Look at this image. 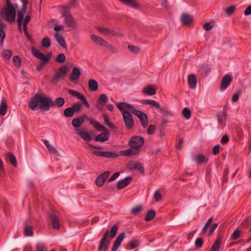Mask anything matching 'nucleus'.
Masks as SVG:
<instances>
[{
  "label": "nucleus",
  "instance_id": "25",
  "mask_svg": "<svg viewBox=\"0 0 251 251\" xmlns=\"http://www.w3.org/2000/svg\"><path fill=\"white\" fill-rule=\"evenodd\" d=\"M81 73L79 69L77 67H74L70 75L69 79L71 81L76 80L79 77Z\"/></svg>",
  "mask_w": 251,
  "mask_h": 251
},
{
  "label": "nucleus",
  "instance_id": "59",
  "mask_svg": "<svg viewBox=\"0 0 251 251\" xmlns=\"http://www.w3.org/2000/svg\"><path fill=\"white\" fill-rule=\"evenodd\" d=\"M104 47H106L112 53H115L117 52V50L115 47H113L112 45L109 44L107 42H106Z\"/></svg>",
  "mask_w": 251,
  "mask_h": 251
},
{
  "label": "nucleus",
  "instance_id": "19",
  "mask_svg": "<svg viewBox=\"0 0 251 251\" xmlns=\"http://www.w3.org/2000/svg\"><path fill=\"white\" fill-rule=\"evenodd\" d=\"M49 215L53 228L56 230L59 229L60 228V224L58 217L55 214L50 212L49 213Z\"/></svg>",
  "mask_w": 251,
  "mask_h": 251
},
{
  "label": "nucleus",
  "instance_id": "33",
  "mask_svg": "<svg viewBox=\"0 0 251 251\" xmlns=\"http://www.w3.org/2000/svg\"><path fill=\"white\" fill-rule=\"evenodd\" d=\"M223 115L222 111H218L216 113L218 123L221 125L222 127H224L226 125V117H223Z\"/></svg>",
  "mask_w": 251,
  "mask_h": 251
},
{
  "label": "nucleus",
  "instance_id": "8",
  "mask_svg": "<svg viewBox=\"0 0 251 251\" xmlns=\"http://www.w3.org/2000/svg\"><path fill=\"white\" fill-rule=\"evenodd\" d=\"M116 105L118 108L122 112L123 115H124L125 112L132 113L133 110L135 109L132 105L125 102L117 103Z\"/></svg>",
  "mask_w": 251,
  "mask_h": 251
},
{
  "label": "nucleus",
  "instance_id": "24",
  "mask_svg": "<svg viewBox=\"0 0 251 251\" xmlns=\"http://www.w3.org/2000/svg\"><path fill=\"white\" fill-rule=\"evenodd\" d=\"M127 168L129 170L137 169L139 170L141 173L143 174L144 173V169L142 164L140 163H136L134 164L128 163L127 166Z\"/></svg>",
  "mask_w": 251,
  "mask_h": 251
},
{
  "label": "nucleus",
  "instance_id": "1",
  "mask_svg": "<svg viewBox=\"0 0 251 251\" xmlns=\"http://www.w3.org/2000/svg\"><path fill=\"white\" fill-rule=\"evenodd\" d=\"M65 102V100L62 97H57L53 101L50 97H47L44 94L37 93L31 98L28 102V107L34 110L39 106L40 109L49 111L50 107H62Z\"/></svg>",
  "mask_w": 251,
  "mask_h": 251
},
{
  "label": "nucleus",
  "instance_id": "27",
  "mask_svg": "<svg viewBox=\"0 0 251 251\" xmlns=\"http://www.w3.org/2000/svg\"><path fill=\"white\" fill-rule=\"evenodd\" d=\"M109 138V133L108 132H102L97 135L95 138L96 141H100L101 142H105L108 140Z\"/></svg>",
  "mask_w": 251,
  "mask_h": 251
},
{
  "label": "nucleus",
  "instance_id": "2",
  "mask_svg": "<svg viewBox=\"0 0 251 251\" xmlns=\"http://www.w3.org/2000/svg\"><path fill=\"white\" fill-rule=\"evenodd\" d=\"M31 53L37 58L39 59L41 61L39 65L36 67V70L40 72L43 68L49 62L52 56V53L49 52L45 55L39 50H37L34 47L31 48Z\"/></svg>",
  "mask_w": 251,
  "mask_h": 251
},
{
  "label": "nucleus",
  "instance_id": "23",
  "mask_svg": "<svg viewBox=\"0 0 251 251\" xmlns=\"http://www.w3.org/2000/svg\"><path fill=\"white\" fill-rule=\"evenodd\" d=\"M54 37L58 42V44L64 49L67 48V44L66 43L64 37L58 32L54 33Z\"/></svg>",
  "mask_w": 251,
  "mask_h": 251
},
{
  "label": "nucleus",
  "instance_id": "31",
  "mask_svg": "<svg viewBox=\"0 0 251 251\" xmlns=\"http://www.w3.org/2000/svg\"><path fill=\"white\" fill-rule=\"evenodd\" d=\"M121 2L135 9H139L140 5L135 0H119Z\"/></svg>",
  "mask_w": 251,
  "mask_h": 251
},
{
  "label": "nucleus",
  "instance_id": "61",
  "mask_svg": "<svg viewBox=\"0 0 251 251\" xmlns=\"http://www.w3.org/2000/svg\"><path fill=\"white\" fill-rule=\"evenodd\" d=\"M241 232L238 229H236L232 235V240H236L239 238Z\"/></svg>",
  "mask_w": 251,
  "mask_h": 251
},
{
  "label": "nucleus",
  "instance_id": "15",
  "mask_svg": "<svg viewBox=\"0 0 251 251\" xmlns=\"http://www.w3.org/2000/svg\"><path fill=\"white\" fill-rule=\"evenodd\" d=\"M88 117L86 115H83L74 118L72 121V125L75 127H79L84 124L85 120Z\"/></svg>",
  "mask_w": 251,
  "mask_h": 251
},
{
  "label": "nucleus",
  "instance_id": "36",
  "mask_svg": "<svg viewBox=\"0 0 251 251\" xmlns=\"http://www.w3.org/2000/svg\"><path fill=\"white\" fill-rule=\"evenodd\" d=\"M143 93L146 95L151 96L155 95L156 91L154 88L149 85L144 88Z\"/></svg>",
  "mask_w": 251,
  "mask_h": 251
},
{
  "label": "nucleus",
  "instance_id": "58",
  "mask_svg": "<svg viewBox=\"0 0 251 251\" xmlns=\"http://www.w3.org/2000/svg\"><path fill=\"white\" fill-rule=\"evenodd\" d=\"M127 48L130 51L134 53H138L140 51V48L133 45H128Z\"/></svg>",
  "mask_w": 251,
  "mask_h": 251
},
{
  "label": "nucleus",
  "instance_id": "38",
  "mask_svg": "<svg viewBox=\"0 0 251 251\" xmlns=\"http://www.w3.org/2000/svg\"><path fill=\"white\" fill-rule=\"evenodd\" d=\"M6 157L9 159L10 163L14 167L17 166V159L15 155L11 152H8L6 154Z\"/></svg>",
  "mask_w": 251,
  "mask_h": 251
},
{
  "label": "nucleus",
  "instance_id": "28",
  "mask_svg": "<svg viewBox=\"0 0 251 251\" xmlns=\"http://www.w3.org/2000/svg\"><path fill=\"white\" fill-rule=\"evenodd\" d=\"M5 27V24L0 20V47L3 46L4 39L5 37V33L3 30Z\"/></svg>",
  "mask_w": 251,
  "mask_h": 251
},
{
  "label": "nucleus",
  "instance_id": "29",
  "mask_svg": "<svg viewBox=\"0 0 251 251\" xmlns=\"http://www.w3.org/2000/svg\"><path fill=\"white\" fill-rule=\"evenodd\" d=\"M197 80L195 75H190L188 76V83L189 86L191 89H194L196 86Z\"/></svg>",
  "mask_w": 251,
  "mask_h": 251
},
{
  "label": "nucleus",
  "instance_id": "17",
  "mask_svg": "<svg viewBox=\"0 0 251 251\" xmlns=\"http://www.w3.org/2000/svg\"><path fill=\"white\" fill-rule=\"evenodd\" d=\"M180 20L183 25L190 26L193 24V18L192 15L183 13L181 16Z\"/></svg>",
  "mask_w": 251,
  "mask_h": 251
},
{
  "label": "nucleus",
  "instance_id": "49",
  "mask_svg": "<svg viewBox=\"0 0 251 251\" xmlns=\"http://www.w3.org/2000/svg\"><path fill=\"white\" fill-rule=\"evenodd\" d=\"M182 114L184 118L187 120L189 119L191 117V110L187 107L183 108L182 110Z\"/></svg>",
  "mask_w": 251,
  "mask_h": 251
},
{
  "label": "nucleus",
  "instance_id": "51",
  "mask_svg": "<svg viewBox=\"0 0 251 251\" xmlns=\"http://www.w3.org/2000/svg\"><path fill=\"white\" fill-rule=\"evenodd\" d=\"M103 118L105 125L109 126L111 128H116V126L109 122L108 115L103 114Z\"/></svg>",
  "mask_w": 251,
  "mask_h": 251
},
{
  "label": "nucleus",
  "instance_id": "57",
  "mask_svg": "<svg viewBox=\"0 0 251 251\" xmlns=\"http://www.w3.org/2000/svg\"><path fill=\"white\" fill-rule=\"evenodd\" d=\"M13 61L14 65L16 66L19 67L21 65L22 60L18 55H15L13 57Z\"/></svg>",
  "mask_w": 251,
  "mask_h": 251
},
{
  "label": "nucleus",
  "instance_id": "21",
  "mask_svg": "<svg viewBox=\"0 0 251 251\" xmlns=\"http://www.w3.org/2000/svg\"><path fill=\"white\" fill-rule=\"evenodd\" d=\"M131 180L132 178L130 176H127L124 179L119 180L117 185L118 189L121 190L122 188L125 187L130 183Z\"/></svg>",
  "mask_w": 251,
  "mask_h": 251
},
{
  "label": "nucleus",
  "instance_id": "13",
  "mask_svg": "<svg viewBox=\"0 0 251 251\" xmlns=\"http://www.w3.org/2000/svg\"><path fill=\"white\" fill-rule=\"evenodd\" d=\"M109 174L110 172L109 171H105L100 174L95 180L96 184L99 187L102 186Z\"/></svg>",
  "mask_w": 251,
  "mask_h": 251
},
{
  "label": "nucleus",
  "instance_id": "34",
  "mask_svg": "<svg viewBox=\"0 0 251 251\" xmlns=\"http://www.w3.org/2000/svg\"><path fill=\"white\" fill-rule=\"evenodd\" d=\"M25 226L24 227L25 234L27 236H32L33 235V232L32 230L31 226H29L28 221L25 222Z\"/></svg>",
  "mask_w": 251,
  "mask_h": 251
},
{
  "label": "nucleus",
  "instance_id": "60",
  "mask_svg": "<svg viewBox=\"0 0 251 251\" xmlns=\"http://www.w3.org/2000/svg\"><path fill=\"white\" fill-rule=\"evenodd\" d=\"M25 13L21 11H18L17 14V23H23L24 15Z\"/></svg>",
  "mask_w": 251,
  "mask_h": 251
},
{
  "label": "nucleus",
  "instance_id": "9",
  "mask_svg": "<svg viewBox=\"0 0 251 251\" xmlns=\"http://www.w3.org/2000/svg\"><path fill=\"white\" fill-rule=\"evenodd\" d=\"M123 117L126 128H132L134 126V123L131 112H125Z\"/></svg>",
  "mask_w": 251,
  "mask_h": 251
},
{
  "label": "nucleus",
  "instance_id": "37",
  "mask_svg": "<svg viewBox=\"0 0 251 251\" xmlns=\"http://www.w3.org/2000/svg\"><path fill=\"white\" fill-rule=\"evenodd\" d=\"M107 99L106 95L104 94H101L97 100V108L99 107V106H103L107 101Z\"/></svg>",
  "mask_w": 251,
  "mask_h": 251
},
{
  "label": "nucleus",
  "instance_id": "46",
  "mask_svg": "<svg viewBox=\"0 0 251 251\" xmlns=\"http://www.w3.org/2000/svg\"><path fill=\"white\" fill-rule=\"evenodd\" d=\"M158 109H159L160 112L164 116H170L172 115L171 112L168 110L167 107L165 106L161 107L160 106V108Z\"/></svg>",
  "mask_w": 251,
  "mask_h": 251
},
{
  "label": "nucleus",
  "instance_id": "22",
  "mask_svg": "<svg viewBox=\"0 0 251 251\" xmlns=\"http://www.w3.org/2000/svg\"><path fill=\"white\" fill-rule=\"evenodd\" d=\"M76 133L80 136V137L85 141H89L91 140V138L89 133L86 131L85 129H76Z\"/></svg>",
  "mask_w": 251,
  "mask_h": 251
},
{
  "label": "nucleus",
  "instance_id": "16",
  "mask_svg": "<svg viewBox=\"0 0 251 251\" xmlns=\"http://www.w3.org/2000/svg\"><path fill=\"white\" fill-rule=\"evenodd\" d=\"M125 232H122L120 233L114 242L113 245L111 249V251H116L120 246L122 242L125 237Z\"/></svg>",
  "mask_w": 251,
  "mask_h": 251
},
{
  "label": "nucleus",
  "instance_id": "43",
  "mask_svg": "<svg viewBox=\"0 0 251 251\" xmlns=\"http://www.w3.org/2000/svg\"><path fill=\"white\" fill-rule=\"evenodd\" d=\"M144 104H150L154 106L156 108H160V104L157 103L155 100H145L142 101Z\"/></svg>",
  "mask_w": 251,
  "mask_h": 251
},
{
  "label": "nucleus",
  "instance_id": "40",
  "mask_svg": "<svg viewBox=\"0 0 251 251\" xmlns=\"http://www.w3.org/2000/svg\"><path fill=\"white\" fill-rule=\"evenodd\" d=\"M156 215V213L154 210L150 209L149 210L145 216L144 218V220L146 222H149L152 220Z\"/></svg>",
  "mask_w": 251,
  "mask_h": 251
},
{
  "label": "nucleus",
  "instance_id": "5",
  "mask_svg": "<svg viewBox=\"0 0 251 251\" xmlns=\"http://www.w3.org/2000/svg\"><path fill=\"white\" fill-rule=\"evenodd\" d=\"M144 138L140 136H132L128 141V145L130 147L134 148L138 151H140L141 148L144 145Z\"/></svg>",
  "mask_w": 251,
  "mask_h": 251
},
{
  "label": "nucleus",
  "instance_id": "45",
  "mask_svg": "<svg viewBox=\"0 0 251 251\" xmlns=\"http://www.w3.org/2000/svg\"><path fill=\"white\" fill-rule=\"evenodd\" d=\"M1 55L5 59L9 60L12 55V51L10 50H4L2 51Z\"/></svg>",
  "mask_w": 251,
  "mask_h": 251
},
{
  "label": "nucleus",
  "instance_id": "32",
  "mask_svg": "<svg viewBox=\"0 0 251 251\" xmlns=\"http://www.w3.org/2000/svg\"><path fill=\"white\" fill-rule=\"evenodd\" d=\"M88 89L90 91L94 92L98 89V83L93 79H91L88 81Z\"/></svg>",
  "mask_w": 251,
  "mask_h": 251
},
{
  "label": "nucleus",
  "instance_id": "44",
  "mask_svg": "<svg viewBox=\"0 0 251 251\" xmlns=\"http://www.w3.org/2000/svg\"><path fill=\"white\" fill-rule=\"evenodd\" d=\"M82 107V104L79 102H77L76 103H74L71 108H72L73 111L74 113H78L80 111L81 108Z\"/></svg>",
  "mask_w": 251,
  "mask_h": 251
},
{
  "label": "nucleus",
  "instance_id": "55",
  "mask_svg": "<svg viewBox=\"0 0 251 251\" xmlns=\"http://www.w3.org/2000/svg\"><path fill=\"white\" fill-rule=\"evenodd\" d=\"M66 60V57L64 53L59 54L55 59V61L58 63H63Z\"/></svg>",
  "mask_w": 251,
  "mask_h": 251
},
{
  "label": "nucleus",
  "instance_id": "20",
  "mask_svg": "<svg viewBox=\"0 0 251 251\" xmlns=\"http://www.w3.org/2000/svg\"><path fill=\"white\" fill-rule=\"evenodd\" d=\"M223 239V235L221 234L218 235L216 241L210 249L209 251H218L220 248L221 242Z\"/></svg>",
  "mask_w": 251,
  "mask_h": 251
},
{
  "label": "nucleus",
  "instance_id": "26",
  "mask_svg": "<svg viewBox=\"0 0 251 251\" xmlns=\"http://www.w3.org/2000/svg\"><path fill=\"white\" fill-rule=\"evenodd\" d=\"M97 29L101 33L104 34L106 35L110 34L112 36H116L117 33L115 31V30L113 29L109 28H105V27H102L100 26H98L97 27Z\"/></svg>",
  "mask_w": 251,
  "mask_h": 251
},
{
  "label": "nucleus",
  "instance_id": "11",
  "mask_svg": "<svg viewBox=\"0 0 251 251\" xmlns=\"http://www.w3.org/2000/svg\"><path fill=\"white\" fill-rule=\"evenodd\" d=\"M93 153L97 156L104 158H115L119 156L118 153L110 151H94Z\"/></svg>",
  "mask_w": 251,
  "mask_h": 251
},
{
  "label": "nucleus",
  "instance_id": "30",
  "mask_svg": "<svg viewBox=\"0 0 251 251\" xmlns=\"http://www.w3.org/2000/svg\"><path fill=\"white\" fill-rule=\"evenodd\" d=\"M91 38L92 40L97 45H100L101 47H104L106 42V41L103 40L102 38L94 34L91 35Z\"/></svg>",
  "mask_w": 251,
  "mask_h": 251
},
{
  "label": "nucleus",
  "instance_id": "14",
  "mask_svg": "<svg viewBox=\"0 0 251 251\" xmlns=\"http://www.w3.org/2000/svg\"><path fill=\"white\" fill-rule=\"evenodd\" d=\"M232 80V76L229 75L224 76L220 84V90L221 91L226 90L231 83Z\"/></svg>",
  "mask_w": 251,
  "mask_h": 251
},
{
  "label": "nucleus",
  "instance_id": "53",
  "mask_svg": "<svg viewBox=\"0 0 251 251\" xmlns=\"http://www.w3.org/2000/svg\"><path fill=\"white\" fill-rule=\"evenodd\" d=\"M129 246H130V249H134L137 248L139 246V245L140 244V242H139V240H133L130 241L129 242Z\"/></svg>",
  "mask_w": 251,
  "mask_h": 251
},
{
  "label": "nucleus",
  "instance_id": "4",
  "mask_svg": "<svg viewBox=\"0 0 251 251\" xmlns=\"http://www.w3.org/2000/svg\"><path fill=\"white\" fill-rule=\"evenodd\" d=\"M118 229V226L115 224L113 226L112 228L110 229V231L108 230H106L104 234L103 235L102 238L100 242L98 249L101 250L103 248L104 245L108 246L110 243V241L107 239L108 236L109 234V237L111 239H113L116 235Z\"/></svg>",
  "mask_w": 251,
  "mask_h": 251
},
{
  "label": "nucleus",
  "instance_id": "41",
  "mask_svg": "<svg viewBox=\"0 0 251 251\" xmlns=\"http://www.w3.org/2000/svg\"><path fill=\"white\" fill-rule=\"evenodd\" d=\"M7 109V105L6 101L2 99L0 106V115L4 116L5 115Z\"/></svg>",
  "mask_w": 251,
  "mask_h": 251
},
{
  "label": "nucleus",
  "instance_id": "42",
  "mask_svg": "<svg viewBox=\"0 0 251 251\" xmlns=\"http://www.w3.org/2000/svg\"><path fill=\"white\" fill-rule=\"evenodd\" d=\"M194 159L195 161L199 164L207 163L208 162V159H206L205 156L202 154H198L195 157Z\"/></svg>",
  "mask_w": 251,
  "mask_h": 251
},
{
  "label": "nucleus",
  "instance_id": "64",
  "mask_svg": "<svg viewBox=\"0 0 251 251\" xmlns=\"http://www.w3.org/2000/svg\"><path fill=\"white\" fill-rule=\"evenodd\" d=\"M155 128H156V126L155 125H150L147 129L148 134H152L154 133Z\"/></svg>",
  "mask_w": 251,
  "mask_h": 251
},
{
  "label": "nucleus",
  "instance_id": "10",
  "mask_svg": "<svg viewBox=\"0 0 251 251\" xmlns=\"http://www.w3.org/2000/svg\"><path fill=\"white\" fill-rule=\"evenodd\" d=\"M68 91L70 95L76 97L77 99H79L86 107H90L89 103L88 102L85 97L82 94L72 89H68Z\"/></svg>",
  "mask_w": 251,
  "mask_h": 251
},
{
  "label": "nucleus",
  "instance_id": "7",
  "mask_svg": "<svg viewBox=\"0 0 251 251\" xmlns=\"http://www.w3.org/2000/svg\"><path fill=\"white\" fill-rule=\"evenodd\" d=\"M68 71V68L66 65L59 68L58 71L52 76V81L54 82L58 81L60 79L63 78L66 75Z\"/></svg>",
  "mask_w": 251,
  "mask_h": 251
},
{
  "label": "nucleus",
  "instance_id": "50",
  "mask_svg": "<svg viewBox=\"0 0 251 251\" xmlns=\"http://www.w3.org/2000/svg\"><path fill=\"white\" fill-rule=\"evenodd\" d=\"M200 68L202 72L205 75H207L208 73H209L211 70V68L210 67L209 65L205 63L201 64Z\"/></svg>",
  "mask_w": 251,
  "mask_h": 251
},
{
  "label": "nucleus",
  "instance_id": "56",
  "mask_svg": "<svg viewBox=\"0 0 251 251\" xmlns=\"http://www.w3.org/2000/svg\"><path fill=\"white\" fill-rule=\"evenodd\" d=\"M235 9L236 7L235 5H231L226 8V13L227 15L230 16L234 12Z\"/></svg>",
  "mask_w": 251,
  "mask_h": 251
},
{
  "label": "nucleus",
  "instance_id": "3",
  "mask_svg": "<svg viewBox=\"0 0 251 251\" xmlns=\"http://www.w3.org/2000/svg\"><path fill=\"white\" fill-rule=\"evenodd\" d=\"M8 3L6 7H4L1 9L0 16L1 18L6 21L12 23L15 22L16 20V9L12 3Z\"/></svg>",
  "mask_w": 251,
  "mask_h": 251
},
{
  "label": "nucleus",
  "instance_id": "12",
  "mask_svg": "<svg viewBox=\"0 0 251 251\" xmlns=\"http://www.w3.org/2000/svg\"><path fill=\"white\" fill-rule=\"evenodd\" d=\"M65 17L64 20L67 26L75 29L77 27V23L75 21L72 15L69 13L67 12L63 15Z\"/></svg>",
  "mask_w": 251,
  "mask_h": 251
},
{
  "label": "nucleus",
  "instance_id": "18",
  "mask_svg": "<svg viewBox=\"0 0 251 251\" xmlns=\"http://www.w3.org/2000/svg\"><path fill=\"white\" fill-rule=\"evenodd\" d=\"M141 151H138L135 149L134 148L130 147L129 149L123 151H120V155H124L127 157L132 156L134 155H138Z\"/></svg>",
  "mask_w": 251,
  "mask_h": 251
},
{
  "label": "nucleus",
  "instance_id": "48",
  "mask_svg": "<svg viewBox=\"0 0 251 251\" xmlns=\"http://www.w3.org/2000/svg\"><path fill=\"white\" fill-rule=\"evenodd\" d=\"M64 116L66 118H70L72 117L75 114L73 111L71 107L66 108L64 110Z\"/></svg>",
  "mask_w": 251,
  "mask_h": 251
},
{
  "label": "nucleus",
  "instance_id": "39",
  "mask_svg": "<svg viewBox=\"0 0 251 251\" xmlns=\"http://www.w3.org/2000/svg\"><path fill=\"white\" fill-rule=\"evenodd\" d=\"M90 123L93 125L94 127L99 131H105L106 130L104 126L101 125L98 122H96L94 119H91Z\"/></svg>",
  "mask_w": 251,
  "mask_h": 251
},
{
  "label": "nucleus",
  "instance_id": "62",
  "mask_svg": "<svg viewBox=\"0 0 251 251\" xmlns=\"http://www.w3.org/2000/svg\"><path fill=\"white\" fill-rule=\"evenodd\" d=\"M183 139L182 138H179L176 144V147L178 150H180L182 147Z\"/></svg>",
  "mask_w": 251,
  "mask_h": 251
},
{
  "label": "nucleus",
  "instance_id": "35",
  "mask_svg": "<svg viewBox=\"0 0 251 251\" xmlns=\"http://www.w3.org/2000/svg\"><path fill=\"white\" fill-rule=\"evenodd\" d=\"M44 143L50 153L55 155H59L58 152L55 148L50 145L47 140H44Z\"/></svg>",
  "mask_w": 251,
  "mask_h": 251
},
{
  "label": "nucleus",
  "instance_id": "6",
  "mask_svg": "<svg viewBox=\"0 0 251 251\" xmlns=\"http://www.w3.org/2000/svg\"><path fill=\"white\" fill-rule=\"evenodd\" d=\"M132 113L139 119L141 124L144 128H146L148 126L149 120L146 114L136 109L133 110Z\"/></svg>",
  "mask_w": 251,
  "mask_h": 251
},
{
  "label": "nucleus",
  "instance_id": "63",
  "mask_svg": "<svg viewBox=\"0 0 251 251\" xmlns=\"http://www.w3.org/2000/svg\"><path fill=\"white\" fill-rule=\"evenodd\" d=\"M154 199L156 201H160L162 199V196L161 194L158 191H156L154 194Z\"/></svg>",
  "mask_w": 251,
  "mask_h": 251
},
{
  "label": "nucleus",
  "instance_id": "54",
  "mask_svg": "<svg viewBox=\"0 0 251 251\" xmlns=\"http://www.w3.org/2000/svg\"><path fill=\"white\" fill-rule=\"evenodd\" d=\"M203 240L201 238H198L195 241V247L197 249L202 247L203 244Z\"/></svg>",
  "mask_w": 251,
  "mask_h": 251
},
{
  "label": "nucleus",
  "instance_id": "47",
  "mask_svg": "<svg viewBox=\"0 0 251 251\" xmlns=\"http://www.w3.org/2000/svg\"><path fill=\"white\" fill-rule=\"evenodd\" d=\"M51 44L50 39L49 37H45L43 39L41 42V46L45 48H49Z\"/></svg>",
  "mask_w": 251,
  "mask_h": 251
},
{
  "label": "nucleus",
  "instance_id": "52",
  "mask_svg": "<svg viewBox=\"0 0 251 251\" xmlns=\"http://www.w3.org/2000/svg\"><path fill=\"white\" fill-rule=\"evenodd\" d=\"M142 209V205L141 204L138 205L136 207H133L130 210V213L132 214L136 215L140 212Z\"/></svg>",
  "mask_w": 251,
  "mask_h": 251
}]
</instances>
